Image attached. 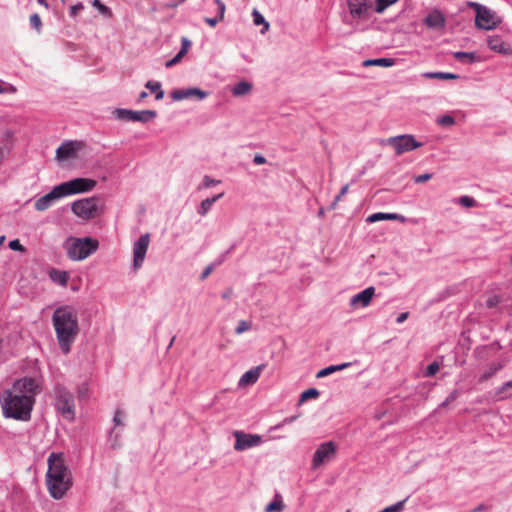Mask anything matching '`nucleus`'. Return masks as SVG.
<instances>
[{
  "label": "nucleus",
  "instance_id": "nucleus-1",
  "mask_svg": "<svg viewBox=\"0 0 512 512\" xmlns=\"http://www.w3.org/2000/svg\"><path fill=\"white\" fill-rule=\"evenodd\" d=\"M39 392L40 385L36 379L24 377L16 380L12 388L5 390L0 396L3 416L18 421H29L35 396Z\"/></svg>",
  "mask_w": 512,
  "mask_h": 512
},
{
  "label": "nucleus",
  "instance_id": "nucleus-2",
  "mask_svg": "<svg viewBox=\"0 0 512 512\" xmlns=\"http://www.w3.org/2000/svg\"><path fill=\"white\" fill-rule=\"evenodd\" d=\"M52 324L61 351L68 354L79 333L76 310L69 305L58 307L52 315Z\"/></svg>",
  "mask_w": 512,
  "mask_h": 512
},
{
  "label": "nucleus",
  "instance_id": "nucleus-3",
  "mask_svg": "<svg viewBox=\"0 0 512 512\" xmlns=\"http://www.w3.org/2000/svg\"><path fill=\"white\" fill-rule=\"evenodd\" d=\"M46 485L52 498L60 500L72 487L71 472L61 453H51L47 459Z\"/></svg>",
  "mask_w": 512,
  "mask_h": 512
},
{
  "label": "nucleus",
  "instance_id": "nucleus-4",
  "mask_svg": "<svg viewBox=\"0 0 512 512\" xmlns=\"http://www.w3.org/2000/svg\"><path fill=\"white\" fill-rule=\"evenodd\" d=\"M98 240L92 237H68L64 242V249L67 256L74 261H81L96 252L98 249Z\"/></svg>",
  "mask_w": 512,
  "mask_h": 512
},
{
  "label": "nucleus",
  "instance_id": "nucleus-5",
  "mask_svg": "<svg viewBox=\"0 0 512 512\" xmlns=\"http://www.w3.org/2000/svg\"><path fill=\"white\" fill-rule=\"evenodd\" d=\"M55 407L57 411L67 420L73 421L75 418L74 396L66 387L56 385L54 388Z\"/></svg>",
  "mask_w": 512,
  "mask_h": 512
},
{
  "label": "nucleus",
  "instance_id": "nucleus-6",
  "mask_svg": "<svg viewBox=\"0 0 512 512\" xmlns=\"http://www.w3.org/2000/svg\"><path fill=\"white\" fill-rule=\"evenodd\" d=\"M97 182L89 178H74L59 184L64 197L92 191Z\"/></svg>",
  "mask_w": 512,
  "mask_h": 512
},
{
  "label": "nucleus",
  "instance_id": "nucleus-7",
  "mask_svg": "<svg viewBox=\"0 0 512 512\" xmlns=\"http://www.w3.org/2000/svg\"><path fill=\"white\" fill-rule=\"evenodd\" d=\"M72 212L83 220H90L98 215L97 197H88L74 201Z\"/></svg>",
  "mask_w": 512,
  "mask_h": 512
},
{
  "label": "nucleus",
  "instance_id": "nucleus-8",
  "mask_svg": "<svg viewBox=\"0 0 512 512\" xmlns=\"http://www.w3.org/2000/svg\"><path fill=\"white\" fill-rule=\"evenodd\" d=\"M468 4L476 11L475 25L478 28L491 30L498 25L499 20L497 19L495 13L489 8L476 2H469Z\"/></svg>",
  "mask_w": 512,
  "mask_h": 512
},
{
  "label": "nucleus",
  "instance_id": "nucleus-9",
  "mask_svg": "<svg viewBox=\"0 0 512 512\" xmlns=\"http://www.w3.org/2000/svg\"><path fill=\"white\" fill-rule=\"evenodd\" d=\"M386 143L394 148L396 155H402L403 153L413 151L423 145L411 134L390 137L386 140Z\"/></svg>",
  "mask_w": 512,
  "mask_h": 512
},
{
  "label": "nucleus",
  "instance_id": "nucleus-10",
  "mask_svg": "<svg viewBox=\"0 0 512 512\" xmlns=\"http://www.w3.org/2000/svg\"><path fill=\"white\" fill-rule=\"evenodd\" d=\"M113 113L119 120L141 123H147L157 116V112L155 110L133 111L124 108H117Z\"/></svg>",
  "mask_w": 512,
  "mask_h": 512
},
{
  "label": "nucleus",
  "instance_id": "nucleus-11",
  "mask_svg": "<svg viewBox=\"0 0 512 512\" xmlns=\"http://www.w3.org/2000/svg\"><path fill=\"white\" fill-rule=\"evenodd\" d=\"M235 437L234 449L236 451H244L262 443V437L257 434H249L243 431L236 430L233 432Z\"/></svg>",
  "mask_w": 512,
  "mask_h": 512
},
{
  "label": "nucleus",
  "instance_id": "nucleus-12",
  "mask_svg": "<svg viewBox=\"0 0 512 512\" xmlns=\"http://www.w3.org/2000/svg\"><path fill=\"white\" fill-rule=\"evenodd\" d=\"M336 453V445L332 441L324 442L316 449L312 458V467L317 469L326 461L330 460Z\"/></svg>",
  "mask_w": 512,
  "mask_h": 512
},
{
  "label": "nucleus",
  "instance_id": "nucleus-13",
  "mask_svg": "<svg viewBox=\"0 0 512 512\" xmlns=\"http://www.w3.org/2000/svg\"><path fill=\"white\" fill-rule=\"evenodd\" d=\"M150 242V235L148 233L141 235L138 240L133 244V267L135 270L139 269L145 259L148 246Z\"/></svg>",
  "mask_w": 512,
  "mask_h": 512
},
{
  "label": "nucleus",
  "instance_id": "nucleus-14",
  "mask_svg": "<svg viewBox=\"0 0 512 512\" xmlns=\"http://www.w3.org/2000/svg\"><path fill=\"white\" fill-rule=\"evenodd\" d=\"M63 197L64 196L59 185H56L49 193L38 198L35 201L34 207L37 211H45L51 207L56 200H59Z\"/></svg>",
  "mask_w": 512,
  "mask_h": 512
},
{
  "label": "nucleus",
  "instance_id": "nucleus-15",
  "mask_svg": "<svg viewBox=\"0 0 512 512\" xmlns=\"http://www.w3.org/2000/svg\"><path fill=\"white\" fill-rule=\"evenodd\" d=\"M209 93L207 91L201 90L196 87H190L187 89H177L171 92V98L174 101H181L184 99L196 97L198 100H203L208 97Z\"/></svg>",
  "mask_w": 512,
  "mask_h": 512
},
{
  "label": "nucleus",
  "instance_id": "nucleus-16",
  "mask_svg": "<svg viewBox=\"0 0 512 512\" xmlns=\"http://www.w3.org/2000/svg\"><path fill=\"white\" fill-rule=\"evenodd\" d=\"M349 12L353 18L367 19L369 4L367 0H347Z\"/></svg>",
  "mask_w": 512,
  "mask_h": 512
},
{
  "label": "nucleus",
  "instance_id": "nucleus-17",
  "mask_svg": "<svg viewBox=\"0 0 512 512\" xmlns=\"http://www.w3.org/2000/svg\"><path fill=\"white\" fill-rule=\"evenodd\" d=\"M80 143L76 141H65L56 150V158L59 161L68 160L76 155Z\"/></svg>",
  "mask_w": 512,
  "mask_h": 512
},
{
  "label": "nucleus",
  "instance_id": "nucleus-18",
  "mask_svg": "<svg viewBox=\"0 0 512 512\" xmlns=\"http://www.w3.org/2000/svg\"><path fill=\"white\" fill-rule=\"evenodd\" d=\"M375 294V288L374 287H368L361 292L355 294L350 299V305L351 306H357L360 305L361 307H367L370 303Z\"/></svg>",
  "mask_w": 512,
  "mask_h": 512
},
{
  "label": "nucleus",
  "instance_id": "nucleus-19",
  "mask_svg": "<svg viewBox=\"0 0 512 512\" xmlns=\"http://www.w3.org/2000/svg\"><path fill=\"white\" fill-rule=\"evenodd\" d=\"M487 43L488 47L497 53L507 55L511 52L510 45L504 42L498 35L489 36Z\"/></svg>",
  "mask_w": 512,
  "mask_h": 512
},
{
  "label": "nucleus",
  "instance_id": "nucleus-20",
  "mask_svg": "<svg viewBox=\"0 0 512 512\" xmlns=\"http://www.w3.org/2000/svg\"><path fill=\"white\" fill-rule=\"evenodd\" d=\"M266 367L265 364H260L248 371H246L240 378L239 380V385L240 386H244V385H250V384H253L255 383L259 376H260V373L261 371Z\"/></svg>",
  "mask_w": 512,
  "mask_h": 512
},
{
  "label": "nucleus",
  "instance_id": "nucleus-21",
  "mask_svg": "<svg viewBox=\"0 0 512 512\" xmlns=\"http://www.w3.org/2000/svg\"><path fill=\"white\" fill-rule=\"evenodd\" d=\"M383 220H397L400 222H404L405 217L400 214H397V213L377 212V213H373V214L369 215L366 219V222L375 223V222L383 221Z\"/></svg>",
  "mask_w": 512,
  "mask_h": 512
},
{
  "label": "nucleus",
  "instance_id": "nucleus-22",
  "mask_svg": "<svg viewBox=\"0 0 512 512\" xmlns=\"http://www.w3.org/2000/svg\"><path fill=\"white\" fill-rule=\"evenodd\" d=\"M217 5V13L215 17H205L204 21L211 27H215L220 21L224 19L226 5L222 0H214Z\"/></svg>",
  "mask_w": 512,
  "mask_h": 512
},
{
  "label": "nucleus",
  "instance_id": "nucleus-23",
  "mask_svg": "<svg viewBox=\"0 0 512 512\" xmlns=\"http://www.w3.org/2000/svg\"><path fill=\"white\" fill-rule=\"evenodd\" d=\"M424 23L429 28H440L444 26L445 19L441 12L435 10L427 15V17L424 20Z\"/></svg>",
  "mask_w": 512,
  "mask_h": 512
},
{
  "label": "nucleus",
  "instance_id": "nucleus-24",
  "mask_svg": "<svg viewBox=\"0 0 512 512\" xmlns=\"http://www.w3.org/2000/svg\"><path fill=\"white\" fill-rule=\"evenodd\" d=\"M223 195L224 193H219L217 195L204 199L197 209L198 214L201 216H206L208 212L211 210L213 204L217 202L219 199H221Z\"/></svg>",
  "mask_w": 512,
  "mask_h": 512
},
{
  "label": "nucleus",
  "instance_id": "nucleus-25",
  "mask_svg": "<svg viewBox=\"0 0 512 512\" xmlns=\"http://www.w3.org/2000/svg\"><path fill=\"white\" fill-rule=\"evenodd\" d=\"M49 277L54 283L62 287H66L69 280V273L67 271L53 268L49 272Z\"/></svg>",
  "mask_w": 512,
  "mask_h": 512
},
{
  "label": "nucleus",
  "instance_id": "nucleus-26",
  "mask_svg": "<svg viewBox=\"0 0 512 512\" xmlns=\"http://www.w3.org/2000/svg\"><path fill=\"white\" fill-rule=\"evenodd\" d=\"M252 84L248 81H240L235 84L231 90L232 95L235 97H240L249 94L252 91Z\"/></svg>",
  "mask_w": 512,
  "mask_h": 512
},
{
  "label": "nucleus",
  "instance_id": "nucleus-27",
  "mask_svg": "<svg viewBox=\"0 0 512 512\" xmlns=\"http://www.w3.org/2000/svg\"><path fill=\"white\" fill-rule=\"evenodd\" d=\"M512 380L505 382L501 387L495 391L494 398L496 401L508 399L512 397Z\"/></svg>",
  "mask_w": 512,
  "mask_h": 512
},
{
  "label": "nucleus",
  "instance_id": "nucleus-28",
  "mask_svg": "<svg viewBox=\"0 0 512 512\" xmlns=\"http://www.w3.org/2000/svg\"><path fill=\"white\" fill-rule=\"evenodd\" d=\"M504 367V363L498 362V363H492L489 368L483 372L479 377V382L483 383L490 378H492L498 371H500Z\"/></svg>",
  "mask_w": 512,
  "mask_h": 512
},
{
  "label": "nucleus",
  "instance_id": "nucleus-29",
  "mask_svg": "<svg viewBox=\"0 0 512 512\" xmlns=\"http://www.w3.org/2000/svg\"><path fill=\"white\" fill-rule=\"evenodd\" d=\"M350 365H351V363L347 362V363H342L339 365H331V366L325 367L324 369H321L320 371L317 372L316 377L317 378L326 377L334 372L344 370L347 367H349Z\"/></svg>",
  "mask_w": 512,
  "mask_h": 512
},
{
  "label": "nucleus",
  "instance_id": "nucleus-30",
  "mask_svg": "<svg viewBox=\"0 0 512 512\" xmlns=\"http://www.w3.org/2000/svg\"><path fill=\"white\" fill-rule=\"evenodd\" d=\"M453 57L465 64H471L477 61V56L474 52L456 51L453 53Z\"/></svg>",
  "mask_w": 512,
  "mask_h": 512
},
{
  "label": "nucleus",
  "instance_id": "nucleus-31",
  "mask_svg": "<svg viewBox=\"0 0 512 512\" xmlns=\"http://www.w3.org/2000/svg\"><path fill=\"white\" fill-rule=\"evenodd\" d=\"M395 63L392 58H377V59H368L363 62V66H381V67H391Z\"/></svg>",
  "mask_w": 512,
  "mask_h": 512
},
{
  "label": "nucleus",
  "instance_id": "nucleus-32",
  "mask_svg": "<svg viewBox=\"0 0 512 512\" xmlns=\"http://www.w3.org/2000/svg\"><path fill=\"white\" fill-rule=\"evenodd\" d=\"M284 504L279 494H276L274 500L265 507V512H282Z\"/></svg>",
  "mask_w": 512,
  "mask_h": 512
},
{
  "label": "nucleus",
  "instance_id": "nucleus-33",
  "mask_svg": "<svg viewBox=\"0 0 512 512\" xmlns=\"http://www.w3.org/2000/svg\"><path fill=\"white\" fill-rule=\"evenodd\" d=\"M145 87L151 92L155 93V99L161 100L164 97V91L161 89V83L155 81H148Z\"/></svg>",
  "mask_w": 512,
  "mask_h": 512
},
{
  "label": "nucleus",
  "instance_id": "nucleus-34",
  "mask_svg": "<svg viewBox=\"0 0 512 512\" xmlns=\"http://www.w3.org/2000/svg\"><path fill=\"white\" fill-rule=\"evenodd\" d=\"M425 78H436L440 80H449V79H457L459 76L457 74L448 73V72H427L423 75Z\"/></svg>",
  "mask_w": 512,
  "mask_h": 512
},
{
  "label": "nucleus",
  "instance_id": "nucleus-35",
  "mask_svg": "<svg viewBox=\"0 0 512 512\" xmlns=\"http://www.w3.org/2000/svg\"><path fill=\"white\" fill-rule=\"evenodd\" d=\"M407 500L408 497H406L404 500L398 501L397 503L382 509L379 512H401L404 509V505Z\"/></svg>",
  "mask_w": 512,
  "mask_h": 512
},
{
  "label": "nucleus",
  "instance_id": "nucleus-36",
  "mask_svg": "<svg viewBox=\"0 0 512 512\" xmlns=\"http://www.w3.org/2000/svg\"><path fill=\"white\" fill-rule=\"evenodd\" d=\"M318 396H319V391L317 389L309 388L301 394L299 402L302 403L308 399L317 398Z\"/></svg>",
  "mask_w": 512,
  "mask_h": 512
},
{
  "label": "nucleus",
  "instance_id": "nucleus-37",
  "mask_svg": "<svg viewBox=\"0 0 512 512\" xmlns=\"http://www.w3.org/2000/svg\"><path fill=\"white\" fill-rule=\"evenodd\" d=\"M457 203L466 208H471L476 206V200L470 196H461L457 199Z\"/></svg>",
  "mask_w": 512,
  "mask_h": 512
},
{
  "label": "nucleus",
  "instance_id": "nucleus-38",
  "mask_svg": "<svg viewBox=\"0 0 512 512\" xmlns=\"http://www.w3.org/2000/svg\"><path fill=\"white\" fill-rule=\"evenodd\" d=\"M29 21L31 27L34 28L38 33H40L42 28V21L40 19V16L37 13H34L30 16Z\"/></svg>",
  "mask_w": 512,
  "mask_h": 512
},
{
  "label": "nucleus",
  "instance_id": "nucleus-39",
  "mask_svg": "<svg viewBox=\"0 0 512 512\" xmlns=\"http://www.w3.org/2000/svg\"><path fill=\"white\" fill-rule=\"evenodd\" d=\"M17 89L14 85L0 80V94H14Z\"/></svg>",
  "mask_w": 512,
  "mask_h": 512
},
{
  "label": "nucleus",
  "instance_id": "nucleus-40",
  "mask_svg": "<svg viewBox=\"0 0 512 512\" xmlns=\"http://www.w3.org/2000/svg\"><path fill=\"white\" fill-rule=\"evenodd\" d=\"M459 391L457 389L453 390L450 395L439 405V409L446 408L451 402L456 400L459 397Z\"/></svg>",
  "mask_w": 512,
  "mask_h": 512
},
{
  "label": "nucleus",
  "instance_id": "nucleus-41",
  "mask_svg": "<svg viewBox=\"0 0 512 512\" xmlns=\"http://www.w3.org/2000/svg\"><path fill=\"white\" fill-rule=\"evenodd\" d=\"M439 369H440L439 363L434 361L427 366V368L424 372V375L426 377H431V376L435 375L439 371Z\"/></svg>",
  "mask_w": 512,
  "mask_h": 512
},
{
  "label": "nucleus",
  "instance_id": "nucleus-42",
  "mask_svg": "<svg viewBox=\"0 0 512 512\" xmlns=\"http://www.w3.org/2000/svg\"><path fill=\"white\" fill-rule=\"evenodd\" d=\"M220 183V180H216L211 178L208 175H205L202 181V184L199 186V189L201 188H210L212 186L218 185Z\"/></svg>",
  "mask_w": 512,
  "mask_h": 512
},
{
  "label": "nucleus",
  "instance_id": "nucleus-43",
  "mask_svg": "<svg viewBox=\"0 0 512 512\" xmlns=\"http://www.w3.org/2000/svg\"><path fill=\"white\" fill-rule=\"evenodd\" d=\"M251 328V323L245 320H242L238 323L237 327L235 328L236 334H242Z\"/></svg>",
  "mask_w": 512,
  "mask_h": 512
},
{
  "label": "nucleus",
  "instance_id": "nucleus-44",
  "mask_svg": "<svg viewBox=\"0 0 512 512\" xmlns=\"http://www.w3.org/2000/svg\"><path fill=\"white\" fill-rule=\"evenodd\" d=\"M252 17L254 24L257 26L263 25L266 21L263 15L257 9L253 10Z\"/></svg>",
  "mask_w": 512,
  "mask_h": 512
},
{
  "label": "nucleus",
  "instance_id": "nucleus-45",
  "mask_svg": "<svg viewBox=\"0 0 512 512\" xmlns=\"http://www.w3.org/2000/svg\"><path fill=\"white\" fill-rule=\"evenodd\" d=\"M437 123L442 125V126H450V125H453L455 123V120L450 115H443L440 118H438Z\"/></svg>",
  "mask_w": 512,
  "mask_h": 512
},
{
  "label": "nucleus",
  "instance_id": "nucleus-46",
  "mask_svg": "<svg viewBox=\"0 0 512 512\" xmlns=\"http://www.w3.org/2000/svg\"><path fill=\"white\" fill-rule=\"evenodd\" d=\"M9 248L13 251H19V252L25 251L24 246L20 243V241L18 239L11 240L9 242Z\"/></svg>",
  "mask_w": 512,
  "mask_h": 512
},
{
  "label": "nucleus",
  "instance_id": "nucleus-47",
  "mask_svg": "<svg viewBox=\"0 0 512 512\" xmlns=\"http://www.w3.org/2000/svg\"><path fill=\"white\" fill-rule=\"evenodd\" d=\"M124 417V412L120 409L115 411L113 422L115 426L123 425L122 418Z\"/></svg>",
  "mask_w": 512,
  "mask_h": 512
},
{
  "label": "nucleus",
  "instance_id": "nucleus-48",
  "mask_svg": "<svg viewBox=\"0 0 512 512\" xmlns=\"http://www.w3.org/2000/svg\"><path fill=\"white\" fill-rule=\"evenodd\" d=\"M82 10H84V5L81 2H79V3L75 4V5H72L70 7V16L71 17H76L77 14L79 12H81Z\"/></svg>",
  "mask_w": 512,
  "mask_h": 512
},
{
  "label": "nucleus",
  "instance_id": "nucleus-49",
  "mask_svg": "<svg viewBox=\"0 0 512 512\" xmlns=\"http://www.w3.org/2000/svg\"><path fill=\"white\" fill-rule=\"evenodd\" d=\"M181 44H182V46H181L179 53L182 55H185L187 53L189 47L191 46V42L186 37H183L181 39Z\"/></svg>",
  "mask_w": 512,
  "mask_h": 512
},
{
  "label": "nucleus",
  "instance_id": "nucleus-50",
  "mask_svg": "<svg viewBox=\"0 0 512 512\" xmlns=\"http://www.w3.org/2000/svg\"><path fill=\"white\" fill-rule=\"evenodd\" d=\"M432 178V174L425 173L414 177L415 183H424Z\"/></svg>",
  "mask_w": 512,
  "mask_h": 512
},
{
  "label": "nucleus",
  "instance_id": "nucleus-51",
  "mask_svg": "<svg viewBox=\"0 0 512 512\" xmlns=\"http://www.w3.org/2000/svg\"><path fill=\"white\" fill-rule=\"evenodd\" d=\"M92 5L96 7L102 14H106L109 11L108 7L102 4L99 0H93Z\"/></svg>",
  "mask_w": 512,
  "mask_h": 512
},
{
  "label": "nucleus",
  "instance_id": "nucleus-52",
  "mask_svg": "<svg viewBox=\"0 0 512 512\" xmlns=\"http://www.w3.org/2000/svg\"><path fill=\"white\" fill-rule=\"evenodd\" d=\"M78 396L80 399L88 397V384L83 383L78 389Z\"/></svg>",
  "mask_w": 512,
  "mask_h": 512
},
{
  "label": "nucleus",
  "instance_id": "nucleus-53",
  "mask_svg": "<svg viewBox=\"0 0 512 512\" xmlns=\"http://www.w3.org/2000/svg\"><path fill=\"white\" fill-rule=\"evenodd\" d=\"M215 269V265H213L212 263L209 264L204 270L203 272L201 273V280H204L206 279L211 273L212 271Z\"/></svg>",
  "mask_w": 512,
  "mask_h": 512
},
{
  "label": "nucleus",
  "instance_id": "nucleus-54",
  "mask_svg": "<svg viewBox=\"0 0 512 512\" xmlns=\"http://www.w3.org/2000/svg\"><path fill=\"white\" fill-rule=\"evenodd\" d=\"M348 189H349V185L348 184L344 185L341 188L339 194L336 196V198L334 200V204H336L348 192Z\"/></svg>",
  "mask_w": 512,
  "mask_h": 512
},
{
  "label": "nucleus",
  "instance_id": "nucleus-55",
  "mask_svg": "<svg viewBox=\"0 0 512 512\" xmlns=\"http://www.w3.org/2000/svg\"><path fill=\"white\" fill-rule=\"evenodd\" d=\"M228 253L229 251L222 253L214 262H212V264L215 265V268L220 266L225 261Z\"/></svg>",
  "mask_w": 512,
  "mask_h": 512
},
{
  "label": "nucleus",
  "instance_id": "nucleus-56",
  "mask_svg": "<svg viewBox=\"0 0 512 512\" xmlns=\"http://www.w3.org/2000/svg\"><path fill=\"white\" fill-rule=\"evenodd\" d=\"M183 56L184 55L178 52L174 58L166 62V67H171L172 65L176 64Z\"/></svg>",
  "mask_w": 512,
  "mask_h": 512
},
{
  "label": "nucleus",
  "instance_id": "nucleus-57",
  "mask_svg": "<svg viewBox=\"0 0 512 512\" xmlns=\"http://www.w3.org/2000/svg\"><path fill=\"white\" fill-rule=\"evenodd\" d=\"M253 162L256 165H262L266 163V158L263 155L257 154L254 156Z\"/></svg>",
  "mask_w": 512,
  "mask_h": 512
},
{
  "label": "nucleus",
  "instance_id": "nucleus-58",
  "mask_svg": "<svg viewBox=\"0 0 512 512\" xmlns=\"http://www.w3.org/2000/svg\"><path fill=\"white\" fill-rule=\"evenodd\" d=\"M296 419H297V416L287 417L281 423H279L275 428H280L285 424H290V423L294 422Z\"/></svg>",
  "mask_w": 512,
  "mask_h": 512
},
{
  "label": "nucleus",
  "instance_id": "nucleus-59",
  "mask_svg": "<svg viewBox=\"0 0 512 512\" xmlns=\"http://www.w3.org/2000/svg\"><path fill=\"white\" fill-rule=\"evenodd\" d=\"M408 317H409V313L408 312L400 313L398 315V317L396 318V322L398 324H401V323L405 322L408 319Z\"/></svg>",
  "mask_w": 512,
  "mask_h": 512
},
{
  "label": "nucleus",
  "instance_id": "nucleus-60",
  "mask_svg": "<svg viewBox=\"0 0 512 512\" xmlns=\"http://www.w3.org/2000/svg\"><path fill=\"white\" fill-rule=\"evenodd\" d=\"M233 295V289L232 288H227L221 295V297L224 299V300H229Z\"/></svg>",
  "mask_w": 512,
  "mask_h": 512
},
{
  "label": "nucleus",
  "instance_id": "nucleus-61",
  "mask_svg": "<svg viewBox=\"0 0 512 512\" xmlns=\"http://www.w3.org/2000/svg\"><path fill=\"white\" fill-rule=\"evenodd\" d=\"M487 510V507L486 505L484 504H479L478 506H476L474 509H472L470 512H483V511H486Z\"/></svg>",
  "mask_w": 512,
  "mask_h": 512
},
{
  "label": "nucleus",
  "instance_id": "nucleus-62",
  "mask_svg": "<svg viewBox=\"0 0 512 512\" xmlns=\"http://www.w3.org/2000/svg\"><path fill=\"white\" fill-rule=\"evenodd\" d=\"M262 26L263 28L261 29V33L264 34L266 31L269 30L270 24L269 22L265 21V23Z\"/></svg>",
  "mask_w": 512,
  "mask_h": 512
},
{
  "label": "nucleus",
  "instance_id": "nucleus-63",
  "mask_svg": "<svg viewBox=\"0 0 512 512\" xmlns=\"http://www.w3.org/2000/svg\"><path fill=\"white\" fill-rule=\"evenodd\" d=\"M147 96H148V93H147V92H145V91H142V92L139 94L138 102L142 101V100H143V99H145Z\"/></svg>",
  "mask_w": 512,
  "mask_h": 512
},
{
  "label": "nucleus",
  "instance_id": "nucleus-64",
  "mask_svg": "<svg viewBox=\"0 0 512 512\" xmlns=\"http://www.w3.org/2000/svg\"><path fill=\"white\" fill-rule=\"evenodd\" d=\"M37 2L43 6H45L46 8H48V3L46 0H37Z\"/></svg>",
  "mask_w": 512,
  "mask_h": 512
}]
</instances>
